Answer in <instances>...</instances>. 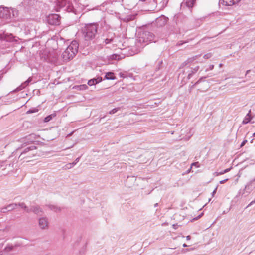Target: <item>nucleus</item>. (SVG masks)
I'll return each mask as SVG.
<instances>
[{
  "mask_svg": "<svg viewBox=\"0 0 255 255\" xmlns=\"http://www.w3.org/2000/svg\"><path fill=\"white\" fill-rule=\"evenodd\" d=\"M99 25L97 23L86 24L82 28L83 35L86 41L94 39L97 33Z\"/></svg>",
  "mask_w": 255,
  "mask_h": 255,
  "instance_id": "obj_1",
  "label": "nucleus"
},
{
  "mask_svg": "<svg viewBox=\"0 0 255 255\" xmlns=\"http://www.w3.org/2000/svg\"><path fill=\"white\" fill-rule=\"evenodd\" d=\"M78 42L76 40L72 41L62 54L63 61L67 62L72 59L78 52Z\"/></svg>",
  "mask_w": 255,
  "mask_h": 255,
  "instance_id": "obj_2",
  "label": "nucleus"
},
{
  "mask_svg": "<svg viewBox=\"0 0 255 255\" xmlns=\"http://www.w3.org/2000/svg\"><path fill=\"white\" fill-rule=\"evenodd\" d=\"M17 14V11L16 9L4 7H0V18L10 20Z\"/></svg>",
  "mask_w": 255,
  "mask_h": 255,
  "instance_id": "obj_3",
  "label": "nucleus"
},
{
  "mask_svg": "<svg viewBox=\"0 0 255 255\" xmlns=\"http://www.w3.org/2000/svg\"><path fill=\"white\" fill-rule=\"evenodd\" d=\"M36 148L35 146L27 147L21 152L19 158L21 160L25 159L26 162L30 161L29 159L34 156L36 154Z\"/></svg>",
  "mask_w": 255,
  "mask_h": 255,
  "instance_id": "obj_4",
  "label": "nucleus"
},
{
  "mask_svg": "<svg viewBox=\"0 0 255 255\" xmlns=\"http://www.w3.org/2000/svg\"><path fill=\"white\" fill-rule=\"evenodd\" d=\"M154 35L152 33L148 31L143 32L140 34L138 42L140 43H144L145 45L148 44V42L154 41Z\"/></svg>",
  "mask_w": 255,
  "mask_h": 255,
  "instance_id": "obj_5",
  "label": "nucleus"
},
{
  "mask_svg": "<svg viewBox=\"0 0 255 255\" xmlns=\"http://www.w3.org/2000/svg\"><path fill=\"white\" fill-rule=\"evenodd\" d=\"M19 38L11 34L3 33L0 34V39L8 42L17 41Z\"/></svg>",
  "mask_w": 255,
  "mask_h": 255,
  "instance_id": "obj_6",
  "label": "nucleus"
},
{
  "mask_svg": "<svg viewBox=\"0 0 255 255\" xmlns=\"http://www.w3.org/2000/svg\"><path fill=\"white\" fill-rule=\"evenodd\" d=\"M60 18L58 14H51L48 16V23L51 25H58L60 23Z\"/></svg>",
  "mask_w": 255,
  "mask_h": 255,
  "instance_id": "obj_7",
  "label": "nucleus"
},
{
  "mask_svg": "<svg viewBox=\"0 0 255 255\" xmlns=\"http://www.w3.org/2000/svg\"><path fill=\"white\" fill-rule=\"evenodd\" d=\"M57 3L60 7H66L69 11L72 10L73 6L69 0H57Z\"/></svg>",
  "mask_w": 255,
  "mask_h": 255,
  "instance_id": "obj_8",
  "label": "nucleus"
},
{
  "mask_svg": "<svg viewBox=\"0 0 255 255\" xmlns=\"http://www.w3.org/2000/svg\"><path fill=\"white\" fill-rule=\"evenodd\" d=\"M38 226L41 230H46L49 227V222L47 218L41 217L38 219Z\"/></svg>",
  "mask_w": 255,
  "mask_h": 255,
  "instance_id": "obj_9",
  "label": "nucleus"
},
{
  "mask_svg": "<svg viewBox=\"0 0 255 255\" xmlns=\"http://www.w3.org/2000/svg\"><path fill=\"white\" fill-rule=\"evenodd\" d=\"M195 1L196 0H183V2L181 3V8L185 9L187 7L190 9L193 7Z\"/></svg>",
  "mask_w": 255,
  "mask_h": 255,
  "instance_id": "obj_10",
  "label": "nucleus"
},
{
  "mask_svg": "<svg viewBox=\"0 0 255 255\" xmlns=\"http://www.w3.org/2000/svg\"><path fill=\"white\" fill-rule=\"evenodd\" d=\"M199 66H197L195 67V68L192 69L191 71L188 73V76L186 78V80H185L184 79V78H182V79L181 80L182 85L185 84L187 83V80L190 79L192 77L193 74L196 73L198 71V70H199Z\"/></svg>",
  "mask_w": 255,
  "mask_h": 255,
  "instance_id": "obj_11",
  "label": "nucleus"
},
{
  "mask_svg": "<svg viewBox=\"0 0 255 255\" xmlns=\"http://www.w3.org/2000/svg\"><path fill=\"white\" fill-rule=\"evenodd\" d=\"M20 244L16 243L13 245L12 244H8L6 247L4 249V252L5 253H8L11 252H14L16 250L18 247L20 246Z\"/></svg>",
  "mask_w": 255,
  "mask_h": 255,
  "instance_id": "obj_12",
  "label": "nucleus"
},
{
  "mask_svg": "<svg viewBox=\"0 0 255 255\" xmlns=\"http://www.w3.org/2000/svg\"><path fill=\"white\" fill-rule=\"evenodd\" d=\"M241 0H220V3L225 6H232L233 5Z\"/></svg>",
  "mask_w": 255,
  "mask_h": 255,
  "instance_id": "obj_13",
  "label": "nucleus"
},
{
  "mask_svg": "<svg viewBox=\"0 0 255 255\" xmlns=\"http://www.w3.org/2000/svg\"><path fill=\"white\" fill-rule=\"evenodd\" d=\"M168 18L164 16H161L156 19V22L158 26L162 27L164 26L167 22Z\"/></svg>",
  "mask_w": 255,
  "mask_h": 255,
  "instance_id": "obj_14",
  "label": "nucleus"
},
{
  "mask_svg": "<svg viewBox=\"0 0 255 255\" xmlns=\"http://www.w3.org/2000/svg\"><path fill=\"white\" fill-rule=\"evenodd\" d=\"M200 56V55H195L194 56H193L192 57L189 58L188 59H187L185 62H184L181 64V67H183L188 64H190V63H192L194 61L196 60L198 57Z\"/></svg>",
  "mask_w": 255,
  "mask_h": 255,
  "instance_id": "obj_15",
  "label": "nucleus"
},
{
  "mask_svg": "<svg viewBox=\"0 0 255 255\" xmlns=\"http://www.w3.org/2000/svg\"><path fill=\"white\" fill-rule=\"evenodd\" d=\"M29 209L30 212H33L37 215H41L43 212L42 209L39 206H32Z\"/></svg>",
  "mask_w": 255,
  "mask_h": 255,
  "instance_id": "obj_16",
  "label": "nucleus"
},
{
  "mask_svg": "<svg viewBox=\"0 0 255 255\" xmlns=\"http://www.w3.org/2000/svg\"><path fill=\"white\" fill-rule=\"evenodd\" d=\"M102 77H98L97 78H93L88 81V84L89 86H92L102 81Z\"/></svg>",
  "mask_w": 255,
  "mask_h": 255,
  "instance_id": "obj_17",
  "label": "nucleus"
},
{
  "mask_svg": "<svg viewBox=\"0 0 255 255\" xmlns=\"http://www.w3.org/2000/svg\"><path fill=\"white\" fill-rule=\"evenodd\" d=\"M251 110L249 111V113L246 115L244 119L243 120L242 123L243 124H246L248 123L251 120V117L250 115Z\"/></svg>",
  "mask_w": 255,
  "mask_h": 255,
  "instance_id": "obj_18",
  "label": "nucleus"
},
{
  "mask_svg": "<svg viewBox=\"0 0 255 255\" xmlns=\"http://www.w3.org/2000/svg\"><path fill=\"white\" fill-rule=\"evenodd\" d=\"M56 116V114L55 113H53L50 115L47 116L44 118V122H48L52 120L54 118H55Z\"/></svg>",
  "mask_w": 255,
  "mask_h": 255,
  "instance_id": "obj_19",
  "label": "nucleus"
},
{
  "mask_svg": "<svg viewBox=\"0 0 255 255\" xmlns=\"http://www.w3.org/2000/svg\"><path fill=\"white\" fill-rule=\"evenodd\" d=\"M17 206L20 207L21 208L24 209L27 213H30V209L27 208V206L23 202L17 203Z\"/></svg>",
  "mask_w": 255,
  "mask_h": 255,
  "instance_id": "obj_20",
  "label": "nucleus"
},
{
  "mask_svg": "<svg viewBox=\"0 0 255 255\" xmlns=\"http://www.w3.org/2000/svg\"><path fill=\"white\" fill-rule=\"evenodd\" d=\"M17 206V203H12L10 204L7 206V211H11L16 208Z\"/></svg>",
  "mask_w": 255,
  "mask_h": 255,
  "instance_id": "obj_21",
  "label": "nucleus"
},
{
  "mask_svg": "<svg viewBox=\"0 0 255 255\" xmlns=\"http://www.w3.org/2000/svg\"><path fill=\"white\" fill-rule=\"evenodd\" d=\"M80 157L77 158L72 163H69L66 165V167L68 169L71 168L73 166L76 165L77 163L79 161Z\"/></svg>",
  "mask_w": 255,
  "mask_h": 255,
  "instance_id": "obj_22",
  "label": "nucleus"
},
{
  "mask_svg": "<svg viewBox=\"0 0 255 255\" xmlns=\"http://www.w3.org/2000/svg\"><path fill=\"white\" fill-rule=\"evenodd\" d=\"M105 77L107 79L114 80L115 79V77L114 76V73L113 72L107 73Z\"/></svg>",
  "mask_w": 255,
  "mask_h": 255,
  "instance_id": "obj_23",
  "label": "nucleus"
},
{
  "mask_svg": "<svg viewBox=\"0 0 255 255\" xmlns=\"http://www.w3.org/2000/svg\"><path fill=\"white\" fill-rule=\"evenodd\" d=\"M206 78V77H202L194 84L191 86L189 88V92H191V90H192V89L194 88L195 86L198 84L202 81V80L203 79H205Z\"/></svg>",
  "mask_w": 255,
  "mask_h": 255,
  "instance_id": "obj_24",
  "label": "nucleus"
},
{
  "mask_svg": "<svg viewBox=\"0 0 255 255\" xmlns=\"http://www.w3.org/2000/svg\"><path fill=\"white\" fill-rule=\"evenodd\" d=\"M28 84L29 83L27 82V80H26V81L22 83L21 85L17 88V90L19 91L22 90L23 89L25 88Z\"/></svg>",
  "mask_w": 255,
  "mask_h": 255,
  "instance_id": "obj_25",
  "label": "nucleus"
},
{
  "mask_svg": "<svg viewBox=\"0 0 255 255\" xmlns=\"http://www.w3.org/2000/svg\"><path fill=\"white\" fill-rule=\"evenodd\" d=\"M49 207L51 210H53L55 212H59L61 210L60 208L55 205H49Z\"/></svg>",
  "mask_w": 255,
  "mask_h": 255,
  "instance_id": "obj_26",
  "label": "nucleus"
},
{
  "mask_svg": "<svg viewBox=\"0 0 255 255\" xmlns=\"http://www.w3.org/2000/svg\"><path fill=\"white\" fill-rule=\"evenodd\" d=\"M38 111V109L37 108H34L30 109V110L27 111L26 112V114L34 113L37 112Z\"/></svg>",
  "mask_w": 255,
  "mask_h": 255,
  "instance_id": "obj_27",
  "label": "nucleus"
},
{
  "mask_svg": "<svg viewBox=\"0 0 255 255\" xmlns=\"http://www.w3.org/2000/svg\"><path fill=\"white\" fill-rule=\"evenodd\" d=\"M255 182V177L254 179H253L251 180H250V181L247 183V185H246V188H249L250 186H252V185L253 183V182Z\"/></svg>",
  "mask_w": 255,
  "mask_h": 255,
  "instance_id": "obj_28",
  "label": "nucleus"
},
{
  "mask_svg": "<svg viewBox=\"0 0 255 255\" xmlns=\"http://www.w3.org/2000/svg\"><path fill=\"white\" fill-rule=\"evenodd\" d=\"M120 109V108H115L113 109H112V110H111L109 113L110 114H115V113H116L117 111H118Z\"/></svg>",
  "mask_w": 255,
  "mask_h": 255,
  "instance_id": "obj_29",
  "label": "nucleus"
},
{
  "mask_svg": "<svg viewBox=\"0 0 255 255\" xmlns=\"http://www.w3.org/2000/svg\"><path fill=\"white\" fill-rule=\"evenodd\" d=\"M212 56V54L211 53H209L207 54H206L204 55V58L206 59H208L210 58H211Z\"/></svg>",
  "mask_w": 255,
  "mask_h": 255,
  "instance_id": "obj_30",
  "label": "nucleus"
},
{
  "mask_svg": "<svg viewBox=\"0 0 255 255\" xmlns=\"http://www.w3.org/2000/svg\"><path fill=\"white\" fill-rule=\"evenodd\" d=\"M195 166L197 167H200V164L198 162H194L192 164H191V166Z\"/></svg>",
  "mask_w": 255,
  "mask_h": 255,
  "instance_id": "obj_31",
  "label": "nucleus"
},
{
  "mask_svg": "<svg viewBox=\"0 0 255 255\" xmlns=\"http://www.w3.org/2000/svg\"><path fill=\"white\" fill-rule=\"evenodd\" d=\"M214 67V65H209V67L206 69L205 71L207 72L209 70H212V69H213Z\"/></svg>",
  "mask_w": 255,
  "mask_h": 255,
  "instance_id": "obj_32",
  "label": "nucleus"
},
{
  "mask_svg": "<svg viewBox=\"0 0 255 255\" xmlns=\"http://www.w3.org/2000/svg\"><path fill=\"white\" fill-rule=\"evenodd\" d=\"M112 39L111 38V39H108V38H107L105 40V42L106 44H109L110 43H111L112 41Z\"/></svg>",
  "mask_w": 255,
  "mask_h": 255,
  "instance_id": "obj_33",
  "label": "nucleus"
},
{
  "mask_svg": "<svg viewBox=\"0 0 255 255\" xmlns=\"http://www.w3.org/2000/svg\"><path fill=\"white\" fill-rule=\"evenodd\" d=\"M1 212H3V213H5V212H7V206L5 207H3V208H1Z\"/></svg>",
  "mask_w": 255,
  "mask_h": 255,
  "instance_id": "obj_34",
  "label": "nucleus"
},
{
  "mask_svg": "<svg viewBox=\"0 0 255 255\" xmlns=\"http://www.w3.org/2000/svg\"><path fill=\"white\" fill-rule=\"evenodd\" d=\"M185 72V70H184L182 73H180L179 74L178 78L179 79L180 78H182V77L184 75Z\"/></svg>",
  "mask_w": 255,
  "mask_h": 255,
  "instance_id": "obj_35",
  "label": "nucleus"
},
{
  "mask_svg": "<svg viewBox=\"0 0 255 255\" xmlns=\"http://www.w3.org/2000/svg\"><path fill=\"white\" fill-rule=\"evenodd\" d=\"M187 42L186 41H179L177 44V46H180L182 44H183L184 43H186Z\"/></svg>",
  "mask_w": 255,
  "mask_h": 255,
  "instance_id": "obj_36",
  "label": "nucleus"
},
{
  "mask_svg": "<svg viewBox=\"0 0 255 255\" xmlns=\"http://www.w3.org/2000/svg\"><path fill=\"white\" fill-rule=\"evenodd\" d=\"M215 173L216 174L217 176H218V175H222V174H224L225 173L224 172V171H223L220 172H215Z\"/></svg>",
  "mask_w": 255,
  "mask_h": 255,
  "instance_id": "obj_37",
  "label": "nucleus"
},
{
  "mask_svg": "<svg viewBox=\"0 0 255 255\" xmlns=\"http://www.w3.org/2000/svg\"><path fill=\"white\" fill-rule=\"evenodd\" d=\"M247 142V140H244V141L242 142V143H241V146H241V147L243 146L246 144V143Z\"/></svg>",
  "mask_w": 255,
  "mask_h": 255,
  "instance_id": "obj_38",
  "label": "nucleus"
},
{
  "mask_svg": "<svg viewBox=\"0 0 255 255\" xmlns=\"http://www.w3.org/2000/svg\"><path fill=\"white\" fill-rule=\"evenodd\" d=\"M228 179H224V180H221L220 181V184H223L224 183H225L227 181H228Z\"/></svg>",
  "mask_w": 255,
  "mask_h": 255,
  "instance_id": "obj_39",
  "label": "nucleus"
},
{
  "mask_svg": "<svg viewBox=\"0 0 255 255\" xmlns=\"http://www.w3.org/2000/svg\"><path fill=\"white\" fill-rule=\"evenodd\" d=\"M128 179H131L133 181H135V178L134 177H128Z\"/></svg>",
  "mask_w": 255,
  "mask_h": 255,
  "instance_id": "obj_40",
  "label": "nucleus"
},
{
  "mask_svg": "<svg viewBox=\"0 0 255 255\" xmlns=\"http://www.w3.org/2000/svg\"><path fill=\"white\" fill-rule=\"evenodd\" d=\"M217 187H216V188L214 189V190L213 191V192L212 193V196H214V194H215V193L216 192V190H217Z\"/></svg>",
  "mask_w": 255,
  "mask_h": 255,
  "instance_id": "obj_41",
  "label": "nucleus"
},
{
  "mask_svg": "<svg viewBox=\"0 0 255 255\" xmlns=\"http://www.w3.org/2000/svg\"><path fill=\"white\" fill-rule=\"evenodd\" d=\"M230 170H231V168H227V169H226L224 170V172L225 173H226L229 172Z\"/></svg>",
  "mask_w": 255,
  "mask_h": 255,
  "instance_id": "obj_42",
  "label": "nucleus"
},
{
  "mask_svg": "<svg viewBox=\"0 0 255 255\" xmlns=\"http://www.w3.org/2000/svg\"><path fill=\"white\" fill-rule=\"evenodd\" d=\"M27 80V82L29 83L30 82H31L32 81V78L29 77Z\"/></svg>",
  "mask_w": 255,
  "mask_h": 255,
  "instance_id": "obj_43",
  "label": "nucleus"
},
{
  "mask_svg": "<svg viewBox=\"0 0 255 255\" xmlns=\"http://www.w3.org/2000/svg\"><path fill=\"white\" fill-rule=\"evenodd\" d=\"M255 203V200H254V201H252L248 206V207H249V206H251V205Z\"/></svg>",
  "mask_w": 255,
  "mask_h": 255,
  "instance_id": "obj_44",
  "label": "nucleus"
},
{
  "mask_svg": "<svg viewBox=\"0 0 255 255\" xmlns=\"http://www.w3.org/2000/svg\"><path fill=\"white\" fill-rule=\"evenodd\" d=\"M255 203V200H254V201H252L248 206V207H249V206H251V205Z\"/></svg>",
  "mask_w": 255,
  "mask_h": 255,
  "instance_id": "obj_45",
  "label": "nucleus"
},
{
  "mask_svg": "<svg viewBox=\"0 0 255 255\" xmlns=\"http://www.w3.org/2000/svg\"><path fill=\"white\" fill-rule=\"evenodd\" d=\"M81 87H82L83 88H87V86L86 85H82L80 86Z\"/></svg>",
  "mask_w": 255,
  "mask_h": 255,
  "instance_id": "obj_46",
  "label": "nucleus"
},
{
  "mask_svg": "<svg viewBox=\"0 0 255 255\" xmlns=\"http://www.w3.org/2000/svg\"><path fill=\"white\" fill-rule=\"evenodd\" d=\"M190 239H191V237L190 236H186V239L187 240H190Z\"/></svg>",
  "mask_w": 255,
  "mask_h": 255,
  "instance_id": "obj_47",
  "label": "nucleus"
},
{
  "mask_svg": "<svg viewBox=\"0 0 255 255\" xmlns=\"http://www.w3.org/2000/svg\"><path fill=\"white\" fill-rule=\"evenodd\" d=\"M250 70H248L246 71V75L248 74L249 72H250Z\"/></svg>",
  "mask_w": 255,
  "mask_h": 255,
  "instance_id": "obj_48",
  "label": "nucleus"
},
{
  "mask_svg": "<svg viewBox=\"0 0 255 255\" xmlns=\"http://www.w3.org/2000/svg\"><path fill=\"white\" fill-rule=\"evenodd\" d=\"M157 206H158V203H156V204H154V207H156Z\"/></svg>",
  "mask_w": 255,
  "mask_h": 255,
  "instance_id": "obj_49",
  "label": "nucleus"
},
{
  "mask_svg": "<svg viewBox=\"0 0 255 255\" xmlns=\"http://www.w3.org/2000/svg\"><path fill=\"white\" fill-rule=\"evenodd\" d=\"M222 65H222V64L220 63V64H219V67H221L222 66Z\"/></svg>",
  "mask_w": 255,
  "mask_h": 255,
  "instance_id": "obj_50",
  "label": "nucleus"
},
{
  "mask_svg": "<svg viewBox=\"0 0 255 255\" xmlns=\"http://www.w3.org/2000/svg\"><path fill=\"white\" fill-rule=\"evenodd\" d=\"M253 136L255 137V132L253 133Z\"/></svg>",
  "mask_w": 255,
  "mask_h": 255,
  "instance_id": "obj_51",
  "label": "nucleus"
},
{
  "mask_svg": "<svg viewBox=\"0 0 255 255\" xmlns=\"http://www.w3.org/2000/svg\"><path fill=\"white\" fill-rule=\"evenodd\" d=\"M105 117V116H103V117L100 118V120H101L102 118H104Z\"/></svg>",
  "mask_w": 255,
  "mask_h": 255,
  "instance_id": "obj_52",
  "label": "nucleus"
},
{
  "mask_svg": "<svg viewBox=\"0 0 255 255\" xmlns=\"http://www.w3.org/2000/svg\"><path fill=\"white\" fill-rule=\"evenodd\" d=\"M183 246H184V247H186V246H187V245H186L185 244H184L183 245Z\"/></svg>",
  "mask_w": 255,
  "mask_h": 255,
  "instance_id": "obj_53",
  "label": "nucleus"
},
{
  "mask_svg": "<svg viewBox=\"0 0 255 255\" xmlns=\"http://www.w3.org/2000/svg\"><path fill=\"white\" fill-rule=\"evenodd\" d=\"M199 217H200V216H198V217H197L196 218V220H197V219H198L199 218Z\"/></svg>",
  "mask_w": 255,
  "mask_h": 255,
  "instance_id": "obj_54",
  "label": "nucleus"
},
{
  "mask_svg": "<svg viewBox=\"0 0 255 255\" xmlns=\"http://www.w3.org/2000/svg\"><path fill=\"white\" fill-rule=\"evenodd\" d=\"M191 168H192V167H191ZM191 170V168H190V169L188 170V171H190Z\"/></svg>",
  "mask_w": 255,
  "mask_h": 255,
  "instance_id": "obj_55",
  "label": "nucleus"
},
{
  "mask_svg": "<svg viewBox=\"0 0 255 255\" xmlns=\"http://www.w3.org/2000/svg\"><path fill=\"white\" fill-rule=\"evenodd\" d=\"M191 168H192V167H191ZM191 170V168H190V169L188 170V171H190Z\"/></svg>",
  "mask_w": 255,
  "mask_h": 255,
  "instance_id": "obj_56",
  "label": "nucleus"
},
{
  "mask_svg": "<svg viewBox=\"0 0 255 255\" xmlns=\"http://www.w3.org/2000/svg\"><path fill=\"white\" fill-rule=\"evenodd\" d=\"M191 168H192V167H191ZM191 170V168H190V169L188 170V171H190Z\"/></svg>",
  "mask_w": 255,
  "mask_h": 255,
  "instance_id": "obj_57",
  "label": "nucleus"
},
{
  "mask_svg": "<svg viewBox=\"0 0 255 255\" xmlns=\"http://www.w3.org/2000/svg\"><path fill=\"white\" fill-rule=\"evenodd\" d=\"M191 168H192V167H191ZM191 170V168H190V169L188 170V171H190Z\"/></svg>",
  "mask_w": 255,
  "mask_h": 255,
  "instance_id": "obj_58",
  "label": "nucleus"
}]
</instances>
